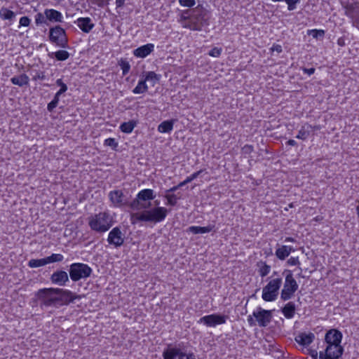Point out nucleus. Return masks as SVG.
I'll use <instances>...</instances> for the list:
<instances>
[{
    "label": "nucleus",
    "instance_id": "f257e3e1",
    "mask_svg": "<svg viewBox=\"0 0 359 359\" xmlns=\"http://www.w3.org/2000/svg\"><path fill=\"white\" fill-rule=\"evenodd\" d=\"M168 210L163 207H156L151 210H144L133 214L132 219L141 221L157 223L165 219Z\"/></svg>",
    "mask_w": 359,
    "mask_h": 359
},
{
    "label": "nucleus",
    "instance_id": "f03ea898",
    "mask_svg": "<svg viewBox=\"0 0 359 359\" xmlns=\"http://www.w3.org/2000/svg\"><path fill=\"white\" fill-rule=\"evenodd\" d=\"M112 217L106 212L96 214L90 217L88 220V224L90 229L100 233L108 231L112 226Z\"/></svg>",
    "mask_w": 359,
    "mask_h": 359
},
{
    "label": "nucleus",
    "instance_id": "7ed1b4c3",
    "mask_svg": "<svg viewBox=\"0 0 359 359\" xmlns=\"http://www.w3.org/2000/svg\"><path fill=\"white\" fill-rule=\"evenodd\" d=\"M282 278L278 277L269 281L262 289V297L265 302H273L278 295V290L282 285Z\"/></svg>",
    "mask_w": 359,
    "mask_h": 359
},
{
    "label": "nucleus",
    "instance_id": "20e7f679",
    "mask_svg": "<svg viewBox=\"0 0 359 359\" xmlns=\"http://www.w3.org/2000/svg\"><path fill=\"white\" fill-rule=\"evenodd\" d=\"M285 282L283 288L281 290L280 299L283 301L290 299L295 292L298 290V284L294 278L291 271H285Z\"/></svg>",
    "mask_w": 359,
    "mask_h": 359
},
{
    "label": "nucleus",
    "instance_id": "39448f33",
    "mask_svg": "<svg viewBox=\"0 0 359 359\" xmlns=\"http://www.w3.org/2000/svg\"><path fill=\"white\" fill-rule=\"evenodd\" d=\"M35 296L41 306H51L57 304V288H43L39 290Z\"/></svg>",
    "mask_w": 359,
    "mask_h": 359
},
{
    "label": "nucleus",
    "instance_id": "423d86ee",
    "mask_svg": "<svg viewBox=\"0 0 359 359\" xmlns=\"http://www.w3.org/2000/svg\"><path fill=\"white\" fill-rule=\"evenodd\" d=\"M205 10L202 6H197L192 9L190 13V24H184V28L201 30L205 20Z\"/></svg>",
    "mask_w": 359,
    "mask_h": 359
},
{
    "label": "nucleus",
    "instance_id": "0eeeda50",
    "mask_svg": "<svg viewBox=\"0 0 359 359\" xmlns=\"http://www.w3.org/2000/svg\"><path fill=\"white\" fill-rule=\"evenodd\" d=\"M92 269L87 264L74 263L70 266L69 276L73 281H78L90 276Z\"/></svg>",
    "mask_w": 359,
    "mask_h": 359
},
{
    "label": "nucleus",
    "instance_id": "6e6552de",
    "mask_svg": "<svg viewBox=\"0 0 359 359\" xmlns=\"http://www.w3.org/2000/svg\"><path fill=\"white\" fill-rule=\"evenodd\" d=\"M49 39L60 48H66L68 46V39L65 31L60 26H55L50 29Z\"/></svg>",
    "mask_w": 359,
    "mask_h": 359
},
{
    "label": "nucleus",
    "instance_id": "1a4fd4ad",
    "mask_svg": "<svg viewBox=\"0 0 359 359\" xmlns=\"http://www.w3.org/2000/svg\"><path fill=\"white\" fill-rule=\"evenodd\" d=\"M342 339V334L334 329L329 330L325 337V341L328 346V351L332 348L335 349L336 353H339L341 351V341Z\"/></svg>",
    "mask_w": 359,
    "mask_h": 359
},
{
    "label": "nucleus",
    "instance_id": "9d476101",
    "mask_svg": "<svg viewBox=\"0 0 359 359\" xmlns=\"http://www.w3.org/2000/svg\"><path fill=\"white\" fill-rule=\"evenodd\" d=\"M156 197L154 190L146 189L140 191L136 198L131 203L130 205L134 209L147 208L151 203H149L148 205L142 203V201H147L153 200Z\"/></svg>",
    "mask_w": 359,
    "mask_h": 359
},
{
    "label": "nucleus",
    "instance_id": "9b49d317",
    "mask_svg": "<svg viewBox=\"0 0 359 359\" xmlns=\"http://www.w3.org/2000/svg\"><path fill=\"white\" fill-rule=\"evenodd\" d=\"M227 318V316L211 314L201 318L198 323H203L208 327H215L217 325L224 324Z\"/></svg>",
    "mask_w": 359,
    "mask_h": 359
},
{
    "label": "nucleus",
    "instance_id": "f8f14e48",
    "mask_svg": "<svg viewBox=\"0 0 359 359\" xmlns=\"http://www.w3.org/2000/svg\"><path fill=\"white\" fill-rule=\"evenodd\" d=\"M164 359H196L192 353L183 352L181 349L172 348L164 351L163 353Z\"/></svg>",
    "mask_w": 359,
    "mask_h": 359
},
{
    "label": "nucleus",
    "instance_id": "ddd939ff",
    "mask_svg": "<svg viewBox=\"0 0 359 359\" xmlns=\"http://www.w3.org/2000/svg\"><path fill=\"white\" fill-rule=\"evenodd\" d=\"M109 198L113 206L121 208L128 203V199L122 190H113L109 193Z\"/></svg>",
    "mask_w": 359,
    "mask_h": 359
},
{
    "label": "nucleus",
    "instance_id": "4468645a",
    "mask_svg": "<svg viewBox=\"0 0 359 359\" xmlns=\"http://www.w3.org/2000/svg\"><path fill=\"white\" fill-rule=\"evenodd\" d=\"M76 299H79L81 297L74 294L69 290L57 288V303L67 305Z\"/></svg>",
    "mask_w": 359,
    "mask_h": 359
},
{
    "label": "nucleus",
    "instance_id": "2eb2a0df",
    "mask_svg": "<svg viewBox=\"0 0 359 359\" xmlns=\"http://www.w3.org/2000/svg\"><path fill=\"white\" fill-rule=\"evenodd\" d=\"M252 316L256 318L259 325L260 327H266L271 320V311H267L259 308L257 311H255Z\"/></svg>",
    "mask_w": 359,
    "mask_h": 359
},
{
    "label": "nucleus",
    "instance_id": "dca6fc26",
    "mask_svg": "<svg viewBox=\"0 0 359 359\" xmlns=\"http://www.w3.org/2000/svg\"><path fill=\"white\" fill-rule=\"evenodd\" d=\"M107 241L115 247H120L123 244L124 236L118 227H114L109 232Z\"/></svg>",
    "mask_w": 359,
    "mask_h": 359
},
{
    "label": "nucleus",
    "instance_id": "f3484780",
    "mask_svg": "<svg viewBox=\"0 0 359 359\" xmlns=\"http://www.w3.org/2000/svg\"><path fill=\"white\" fill-rule=\"evenodd\" d=\"M50 280L54 284L64 286L69 282V276L66 271H56L51 275Z\"/></svg>",
    "mask_w": 359,
    "mask_h": 359
},
{
    "label": "nucleus",
    "instance_id": "a211bd4d",
    "mask_svg": "<svg viewBox=\"0 0 359 359\" xmlns=\"http://www.w3.org/2000/svg\"><path fill=\"white\" fill-rule=\"evenodd\" d=\"M315 339V334L312 332H301L295 337V341L302 346H309Z\"/></svg>",
    "mask_w": 359,
    "mask_h": 359
},
{
    "label": "nucleus",
    "instance_id": "6ab92c4d",
    "mask_svg": "<svg viewBox=\"0 0 359 359\" xmlns=\"http://www.w3.org/2000/svg\"><path fill=\"white\" fill-rule=\"evenodd\" d=\"M328 346H326L325 351L319 352V359H339L344 352V348L341 346V351L339 353H336L335 349L331 348L328 351Z\"/></svg>",
    "mask_w": 359,
    "mask_h": 359
},
{
    "label": "nucleus",
    "instance_id": "aec40b11",
    "mask_svg": "<svg viewBox=\"0 0 359 359\" xmlns=\"http://www.w3.org/2000/svg\"><path fill=\"white\" fill-rule=\"evenodd\" d=\"M154 44L147 43L134 50L133 54L137 57L144 58L149 55L154 50Z\"/></svg>",
    "mask_w": 359,
    "mask_h": 359
},
{
    "label": "nucleus",
    "instance_id": "412c9836",
    "mask_svg": "<svg viewBox=\"0 0 359 359\" xmlns=\"http://www.w3.org/2000/svg\"><path fill=\"white\" fill-rule=\"evenodd\" d=\"M77 26L85 33H88L94 27L91 19L89 18H80L77 20Z\"/></svg>",
    "mask_w": 359,
    "mask_h": 359
},
{
    "label": "nucleus",
    "instance_id": "4be33fe9",
    "mask_svg": "<svg viewBox=\"0 0 359 359\" xmlns=\"http://www.w3.org/2000/svg\"><path fill=\"white\" fill-rule=\"evenodd\" d=\"M46 18L51 21L55 22H61L62 21V15L60 12L54 9H46L44 11Z\"/></svg>",
    "mask_w": 359,
    "mask_h": 359
},
{
    "label": "nucleus",
    "instance_id": "5701e85b",
    "mask_svg": "<svg viewBox=\"0 0 359 359\" xmlns=\"http://www.w3.org/2000/svg\"><path fill=\"white\" fill-rule=\"evenodd\" d=\"M293 251L294 248L291 246L281 245L276 249V255L279 259L284 260Z\"/></svg>",
    "mask_w": 359,
    "mask_h": 359
},
{
    "label": "nucleus",
    "instance_id": "b1692460",
    "mask_svg": "<svg viewBox=\"0 0 359 359\" xmlns=\"http://www.w3.org/2000/svg\"><path fill=\"white\" fill-rule=\"evenodd\" d=\"M29 79L25 74H22L18 76H13L11 79V81L13 85L18 86H27L29 84Z\"/></svg>",
    "mask_w": 359,
    "mask_h": 359
},
{
    "label": "nucleus",
    "instance_id": "393cba45",
    "mask_svg": "<svg viewBox=\"0 0 359 359\" xmlns=\"http://www.w3.org/2000/svg\"><path fill=\"white\" fill-rule=\"evenodd\" d=\"M174 123L175 120L163 121L158 126V132L161 133H170L173 129Z\"/></svg>",
    "mask_w": 359,
    "mask_h": 359
},
{
    "label": "nucleus",
    "instance_id": "a878e982",
    "mask_svg": "<svg viewBox=\"0 0 359 359\" xmlns=\"http://www.w3.org/2000/svg\"><path fill=\"white\" fill-rule=\"evenodd\" d=\"M214 228V226L209 225L207 226H191L188 229V231L191 232L194 234L198 233H206L210 232Z\"/></svg>",
    "mask_w": 359,
    "mask_h": 359
},
{
    "label": "nucleus",
    "instance_id": "bb28decb",
    "mask_svg": "<svg viewBox=\"0 0 359 359\" xmlns=\"http://www.w3.org/2000/svg\"><path fill=\"white\" fill-rule=\"evenodd\" d=\"M282 312L286 318H292L295 313V305L293 302H288L282 309Z\"/></svg>",
    "mask_w": 359,
    "mask_h": 359
},
{
    "label": "nucleus",
    "instance_id": "cd10ccee",
    "mask_svg": "<svg viewBox=\"0 0 359 359\" xmlns=\"http://www.w3.org/2000/svg\"><path fill=\"white\" fill-rule=\"evenodd\" d=\"M312 128V126L309 124H306L303 126L301 129L299 130L297 135L296 137L299 140H306L309 135L310 130L309 129Z\"/></svg>",
    "mask_w": 359,
    "mask_h": 359
},
{
    "label": "nucleus",
    "instance_id": "c85d7f7f",
    "mask_svg": "<svg viewBox=\"0 0 359 359\" xmlns=\"http://www.w3.org/2000/svg\"><path fill=\"white\" fill-rule=\"evenodd\" d=\"M145 82H149L152 86H154L159 81L160 76L156 74L154 72H148L144 79Z\"/></svg>",
    "mask_w": 359,
    "mask_h": 359
},
{
    "label": "nucleus",
    "instance_id": "c756f323",
    "mask_svg": "<svg viewBox=\"0 0 359 359\" xmlns=\"http://www.w3.org/2000/svg\"><path fill=\"white\" fill-rule=\"evenodd\" d=\"M48 55L50 57H55L59 61H64L68 59L69 53L67 50H60L57 52L49 53Z\"/></svg>",
    "mask_w": 359,
    "mask_h": 359
},
{
    "label": "nucleus",
    "instance_id": "7c9ffc66",
    "mask_svg": "<svg viewBox=\"0 0 359 359\" xmlns=\"http://www.w3.org/2000/svg\"><path fill=\"white\" fill-rule=\"evenodd\" d=\"M257 266L259 268V273L262 277L267 276L271 271V266L264 262L260 261L257 262Z\"/></svg>",
    "mask_w": 359,
    "mask_h": 359
},
{
    "label": "nucleus",
    "instance_id": "2f4dec72",
    "mask_svg": "<svg viewBox=\"0 0 359 359\" xmlns=\"http://www.w3.org/2000/svg\"><path fill=\"white\" fill-rule=\"evenodd\" d=\"M148 86L146 84L144 79L140 80L137 86L133 90L134 94H142L147 91Z\"/></svg>",
    "mask_w": 359,
    "mask_h": 359
},
{
    "label": "nucleus",
    "instance_id": "473e14b6",
    "mask_svg": "<svg viewBox=\"0 0 359 359\" xmlns=\"http://www.w3.org/2000/svg\"><path fill=\"white\" fill-rule=\"evenodd\" d=\"M48 264L46 257L39 259H30L28 262V266L31 268H37Z\"/></svg>",
    "mask_w": 359,
    "mask_h": 359
},
{
    "label": "nucleus",
    "instance_id": "72a5a7b5",
    "mask_svg": "<svg viewBox=\"0 0 359 359\" xmlns=\"http://www.w3.org/2000/svg\"><path fill=\"white\" fill-rule=\"evenodd\" d=\"M15 13L6 8H1L0 10V18L3 20H12L15 17Z\"/></svg>",
    "mask_w": 359,
    "mask_h": 359
},
{
    "label": "nucleus",
    "instance_id": "f704fd0d",
    "mask_svg": "<svg viewBox=\"0 0 359 359\" xmlns=\"http://www.w3.org/2000/svg\"><path fill=\"white\" fill-rule=\"evenodd\" d=\"M135 126V124L133 121L125 122L121 125L120 129L123 133H130L133 131Z\"/></svg>",
    "mask_w": 359,
    "mask_h": 359
},
{
    "label": "nucleus",
    "instance_id": "c9c22d12",
    "mask_svg": "<svg viewBox=\"0 0 359 359\" xmlns=\"http://www.w3.org/2000/svg\"><path fill=\"white\" fill-rule=\"evenodd\" d=\"M179 22L182 24V27H184V24L189 25L190 24V14H189V11H184L179 19Z\"/></svg>",
    "mask_w": 359,
    "mask_h": 359
},
{
    "label": "nucleus",
    "instance_id": "e433bc0d",
    "mask_svg": "<svg viewBox=\"0 0 359 359\" xmlns=\"http://www.w3.org/2000/svg\"><path fill=\"white\" fill-rule=\"evenodd\" d=\"M165 198L167 199V205H170L174 206L177 204L178 197L175 194H170V193H167L165 195Z\"/></svg>",
    "mask_w": 359,
    "mask_h": 359
},
{
    "label": "nucleus",
    "instance_id": "4c0bfd02",
    "mask_svg": "<svg viewBox=\"0 0 359 359\" xmlns=\"http://www.w3.org/2000/svg\"><path fill=\"white\" fill-rule=\"evenodd\" d=\"M60 95H61V94L56 93L54 96L53 100L50 103H48L47 109L49 111H53L57 107V105L59 102Z\"/></svg>",
    "mask_w": 359,
    "mask_h": 359
},
{
    "label": "nucleus",
    "instance_id": "58836bf2",
    "mask_svg": "<svg viewBox=\"0 0 359 359\" xmlns=\"http://www.w3.org/2000/svg\"><path fill=\"white\" fill-rule=\"evenodd\" d=\"M63 255L61 254H52L50 256L47 257L46 259L48 264L53 262H59L63 260Z\"/></svg>",
    "mask_w": 359,
    "mask_h": 359
},
{
    "label": "nucleus",
    "instance_id": "ea45409f",
    "mask_svg": "<svg viewBox=\"0 0 359 359\" xmlns=\"http://www.w3.org/2000/svg\"><path fill=\"white\" fill-rule=\"evenodd\" d=\"M118 64L123 71V75L127 74L129 72L130 69V65L129 62L128 61H126V60L121 59L119 61Z\"/></svg>",
    "mask_w": 359,
    "mask_h": 359
},
{
    "label": "nucleus",
    "instance_id": "a19ab883",
    "mask_svg": "<svg viewBox=\"0 0 359 359\" xmlns=\"http://www.w3.org/2000/svg\"><path fill=\"white\" fill-rule=\"evenodd\" d=\"M56 84L60 87V89L57 92L59 94H62L65 93L67 90V86L63 83L62 80L61 79H58L56 81Z\"/></svg>",
    "mask_w": 359,
    "mask_h": 359
},
{
    "label": "nucleus",
    "instance_id": "79ce46f5",
    "mask_svg": "<svg viewBox=\"0 0 359 359\" xmlns=\"http://www.w3.org/2000/svg\"><path fill=\"white\" fill-rule=\"evenodd\" d=\"M309 34H311L313 38L318 39L320 37H323L325 32L322 29H312L309 31Z\"/></svg>",
    "mask_w": 359,
    "mask_h": 359
},
{
    "label": "nucleus",
    "instance_id": "37998d69",
    "mask_svg": "<svg viewBox=\"0 0 359 359\" xmlns=\"http://www.w3.org/2000/svg\"><path fill=\"white\" fill-rule=\"evenodd\" d=\"M287 4V9L293 11L296 8V5L299 2V0H285Z\"/></svg>",
    "mask_w": 359,
    "mask_h": 359
},
{
    "label": "nucleus",
    "instance_id": "c03bdc74",
    "mask_svg": "<svg viewBox=\"0 0 359 359\" xmlns=\"http://www.w3.org/2000/svg\"><path fill=\"white\" fill-rule=\"evenodd\" d=\"M180 4L182 6L192 7L195 5V0H179Z\"/></svg>",
    "mask_w": 359,
    "mask_h": 359
},
{
    "label": "nucleus",
    "instance_id": "a18cd8bd",
    "mask_svg": "<svg viewBox=\"0 0 359 359\" xmlns=\"http://www.w3.org/2000/svg\"><path fill=\"white\" fill-rule=\"evenodd\" d=\"M222 48L215 47L209 53V55L212 57H217L221 55Z\"/></svg>",
    "mask_w": 359,
    "mask_h": 359
},
{
    "label": "nucleus",
    "instance_id": "49530a36",
    "mask_svg": "<svg viewBox=\"0 0 359 359\" xmlns=\"http://www.w3.org/2000/svg\"><path fill=\"white\" fill-rule=\"evenodd\" d=\"M45 15L39 13L35 16V22L36 25L43 24L45 22Z\"/></svg>",
    "mask_w": 359,
    "mask_h": 359
},
{
    "label": "nucleus",
    "instance_id": "de8ad7c7",
    "mask_svg": "<svg viewBox=\"0 0 359 359\" xmlns=\"http://www.w3.org/2000/svg\"><path fill=\"white\" fill-rule=\"evenodd\" d=\"M104 144L112 148H116L118 145L117 142L114 138H108L105 140Z\"/></svg>",
    "mask_w": 359,
    "mask_h": 359
},
{
    "label": "nucleus",
    "instance_id": "09e8293b",
    "mask_svg": "<svg viewBox=\"0 0 359 359\" xmlns=\"http://www.w3.org/2000/svg\"><path fill=\"white\" fill-rule=\"evenodd\" d=\"M30 19L27 16H23L20 19V25L23 27H27L30 24Z\"/></svg>",
    "mask_w": 359,
    "mask_h": 359
},
{
    "label": "nucleus",
    "instance_id": "8fccbe9b",
    "mask_svg": "<svg viewBox=\"0 0 359 359\" xmlns=\"http://www.w3.org/2000/svg\"><path fill=\"white\" fill-rule=\"evenodd\" d=\"M287 263L290 265V266H297V265H299L300 264V262L299 261V259L298 257H290Z\"/></svg>",
    "mask_w": 359,
    "mask_h": 359
},
{
    "label": "nucleus",
    "instance_id": "3c124183",
    "mask_svg": "<svg viewBox=\"0 0 359 359\" xmlns=\"http://www.w3.org/2000/svg\"><path fill=\"white\" fill-rule=\"evenodd\" d=\"M203 172L202 170H198L194 173H193L191 175L187 177L186 178L187 180V182H188V183L191 182V181H193L194 180H195L196 178H197L198 177V175Z\"/></svg>",
    "mask_w": 359,
    "mask_h": 359
},
{
    "label": "nucleus",
    "instance_id": "603ef678",
    "mask_svg": "<svg viewBox=\"0 0 359 359\" xmlns=\"http://www.w3.org/2000/svg\"><path fill=\"white\" fill-rule=\"evenodd\" d=\"M307 353L313 359L319 358V353L315 349L309 348L306 350Z\"/></svg>",
    "mask_w": 359,
    "mask_h": 359
},
{
    "label": "nucleus",
    "instance_id": "864d4df0",
    "mask_svg": "<svg viewBox=\"0 0 359 359\" xmlns=\"http://www.w3.org/2000/svg\"><path fill=\"white\" fill-rule=\"evenodd\" d=\"M44 79H45V74L42 72H36L35 75L33 76V80H34V81L44 80Z\"/></svg>",
    "mask_w": 359,
    "mask_h": 359
},
{
    "label": "nucleus",
    "instance_id": "5fc2aeb1",
    "mask_svg": "<svg viewBox=\"0 0 359 359\" xmlns=\"http://www.w3.org/2000/svg\"><path fill=\"white\" fill-rule=\"evenodd\" d=\"M242 151L244 154H250L253 151V147L246 144L242 148Z\"/></svg>",
    "mask_w": 359,
    "mask_h": 359
},
{
    "label": "nucleus",
    "instance_id": "6e6d98bb",
    "mask_svg": "<svg viewBox=\"0 0 359 359\" xmlns=\"http://www.w3.org/2000/svg\"><path fill=\"white\" fill-rule=\"evenodd\" d=\"M271 51L274 52H277L278 53H281L283 49H282V46L280 45H278V44H273L272 46V47L271 48Z\"/></svg>",
    "mask_w": 359,
    "mask_h": 359
},
{
    "label": "nucleus",
    "instance_id": "4d7b16f0",
    "mask_svg": "<svg viewBox=\"0 0 359 359\" xmlns=\"http://www.w3.org/2000/svg\"><path fill=\"white\" fill-rule=\"evenodd\" d=\"M302 71L304 72V73L307 74L308 75L310 76L315 72V69L314 68L307 69V68L304 67V68H302Z\"/></svg>",
    "mask_w": 359,
    "mask_h": 359
},
{
    "label": "nucleus",
    "instance_id": "13d9d810",
    "mask_svg": "<svg viewBox=\"0 0 359 359\" xmlns=\"http://www.w3.org/2000/svg\"><path fill=\"white\" fill-rule=\"evenodd\" d=\"M126 0H116V5L117 8H121L124 5Z\"/></svg>",
    "mask_w": 359,
    "mask_h": 359
},
{
    "label": "nucleus",
    "instance_id": "bf43d9fd",
    "mask_svg": "<svg viewBox=\"0 0 359 359\" xmlns=\"http://www.w3.org/2000/svg\"><path fill=\"white\" fill-rule=\"evenodd\" d=\"M248 321L249 323V324L252 326V325H255V320H253L252 318V316H249L248 317Z\"/></svg>",
    "mask_w": 359,
    "mask_h": 359
},
{
    "label": "nucleus",
    "instance_id": "052dcab7",
    "mask_svg": "<svg viewBox=\"0 0 359 359\" xmlns=\"http://www.w3.org/2000/svg\"><path fill=\"white\" fill-rule=\"evenodd\" d=\"M180 187L177 186H175L172 188H170V189L167 190L166 192L167 193H170V192H173V191H175L176 190H177Z\"/></svg>",
    "mask_w": 359,
    "mask_h": 359
},
{
    "label": "nucleus",
    "instance_id": "680f3d73",
    "mask_svg": "<svg viewBox=\"0 0 359 359\" xmlns=\"http://www.w3.org/2000/svg\"><path fill=\"white\" fill-rule=\"evenodd\" d=\"M287 144H289L290 146H295L297 144V142L294 140H289L287 141Z\"/></svg>",
    "mask_w": 359,
    "mask_h": 359
},
{
    "label": "nucleus",
    "instance_id": "e2e57ef3",
    "mask_svg": "<svg viewBox=\"0 0 359 359\" xmlns=\"http://www.w3.org/2000/svg\"><path fill=\"white\" fill-rule=\"evenodd\" d=\"M285 242H296V240L294 238L292 237H287L285 239Z\"/></svg>",
    "mask_w": 359,
    "mask_h": 359
},
{
    "label": "nucleus",
    "instance_id": "0e129e2a",
    "mask_svg": "<svg viewBox=\"0 0 359 359\" xmlns=\"http://www.w3.org/2000/svg\"><path fill=\"white\" fill-rule=\"evenodd\" d=\"M187 184H188V182H187V180L185 179L183 182H180L179 184H178V187H182L184 185H186Z\"/></svg>",
    "mask_w": 359,
    "mask_h": 359
},
{
    "label": "nucleus",
    "instance_id": "69168bd1",
    "mask_svg": "<svg viewBox=\"0 0 359 359\" xmlns=\"http://www.w3.org/2000/svg\"><path fill=\"white\" fill-rule=\"evenodd\" d=\"M154 204H155V205H156V207H158V205H159V201H157V200H156V201H154Z\"/></svg>",
    "mask_w": 359,
    "mask_h": 359
},
{
    "label": "nucleus",
    "instance_id": "338daca9",
    "mask_svg": "<svg viewBox=\"0 0 359 359\" xmlns=\"http://www.w3.org/2000/svg\"><path fill=\"white\" fill-rule=\"evenodd\" d=\"M356 210H357L358 216V217H359V205L357 206V208H356Z\"/></svg>",
    "mask_w": 359,
    "mask_h": 359
},
{
    "label": "nucleus",
    "instance_id": "774afa93",
    "mask_svg": "<svg viewBox=\"0 0 359 359\" xmlns=\"http://www.w3.org/2000/svg\"><path fill=\"white\" fill-rule=\"evenodd\" d=\"M338 43H339V45H342V42H341V41H340V40H339V41H338Z\"/></svg>",
    "mask_w": 359,
    "mask_h": 359
}]
</instances>
